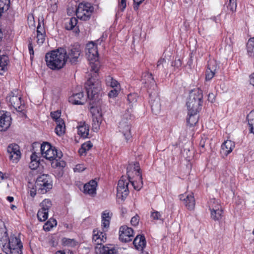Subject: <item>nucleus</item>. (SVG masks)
Returning a JSON list of instances; mask_svg holds the SVG:
<instances>
[{"label": "nucleus", "instance_id": "1", "mask_svg": "<svg viewBox=\"0 0 254 254\" xmlns=\"http://www.w3.org/2000/svg\"><path fill=\"white\" fill-rule=\"evenodd\" d=\"M0 246L3 247L5 254H22L23 245L20 239L14 235L8 237L4 224L0 222Z\"/></svg>", "mask_w": 254, "mask_h": 254}, {"label": "nucleus", "instance_id": "2", "mask_svg": "<svg viewBox=\"0 0 254 254\" xmlns=\"http://www.w3.org/2000/svg\"><path fill=\"white\" fill-rule=\"evenodd\" d=\"M143 82L147 84V92L149 95V103L152 112L155 115L161 111V104L158 97V90L153 75L149 72H144L142 74Z\"/></svg>", "mask_w": 254, "mask_h": 254}, {"label": "nucleus", "instance_id": "3", "mask_svg": "<svg viewBox=\"0 0 254 254\" xmlns=\"http://www.w3.org/2000/svg\"><path fill=\"white\" fill-rule=\"evenodd\" d=\"M137 94L130 93L127 95V100L129 103V107L126 110L123 115L121 122L119 123V128L126 139V141H131L130 139L131 137L130 133V122L133 117L131 115L133 105L137 101Z\"/></svg>", "mask_w": 254, "mask_h": 254}, {"label": "nucleus", "instance_id": "4", "mask_svg": "<svg viewBox=\"0 0 254 254\" xmlns=\"http://www.w3.org/2000/svg\"><path fill=\"white\" fill-rule=\"evenodd\" d=\"M85 88L87 93V98L89 100V104L91 106H100L103 107V104L101 99V84L96 78H90L85 84Z\"/></svg>", "mask_w": 254, "mask_h": 254}, {"label": "nucleus", "instance_id": "5", "mask_svg": "<svg viewBox=\"0 0 254 254\" xmlns=\"http://www.w3.org/2000/svg\"><path fill=\"white\" fill-rule=\"evenodd\" d=\"M67 51L64 48L48 52L45 55L47 66L52 70H58L63 68L66 64Z\"/></svg>", "mask_w": 254, "mask_h": 254}, {"label": "nucleus", "instance_id": "6", "mask_svg": "<svg viewBox=\"0 0 254 254\" xmlns=\"http://www.w3.org/2000/svg\"><path fill=\"white\" fill-rule=\"evenodd\" d=\"M86 50V55L89 61L90 70L93 72V76L96 77L100 67L97 47L92 42L87 45Z\"/></svg>", "mask_w": 254, "mask_h": 254}, {"label": "nucleus", "instance_id": "7", "mask_svg": "<svg viewBox=\"0 0 254 254\" xmlns=\"http://www.w3.org/2000/svg\"><path fill=\"white\" fill-rule=\"evenodd\" d=\"M203 104V92L201 89H196L192 91L187 102L188 111L199 113Z\"/></svg>", "mask_w": 254, "mask_h": 254}, {"label": "nucleus", "instance_id": "8", "mask_svg": "<svg viewBox=\"0 0 254 254\" xmlns=\"http://www.w3.org/2000/svg\"><path fill=\"white\" fill-rule=\"evenodd\" d=\"M127 170V177L123 176L119 180L117 187V196L122 200L125 199L128 194V186L129 183L131 184L132 181H134L133 178H131L130 172L128 171V168Z\"/></svg>", "mask_w": 254, "mask_h": 254}, {"label": "nucleus", "instance_id": "9", "mask_svg": "<svg viewBox=\"0 0 254 254\" xmlns=\"http://www.w3.org/2000/svg\"><path fill=\"white\" fill-rule=\"evenodd\" d=\"M41 152L43 157L50 161L63 156L62 151L58 150L52 144H41Z\"/></svg>", "mask_w": 254, "mask_h": 254}, {"label": "nucleus", "instance_id": "10", "mask_svg": "<svg viewBox=\"0 0 254 254\" xmlns=\"http://www.w3.org/2000/svg\"><path fill=\"white\" fill-rule=\"evenodd\" d=\"M94 11V7L91 3L83 2L80 3L76 10L77 17L82 20H89Z\"/></svg>", "mask_w": 254, "mask_h": 254}, {"label": "nucleus", "instance_id": "11", "mask_svg": "<svg viewBox=\"0 0 254 254\" xmlns=\"http://www.w3.org/2000/svg\"><path fill=\"white\" fill-rule=\"evenodd\" d=\"M38 190L44 194L52 188V181L49 175L42 174L39 176L36 181Z\"/></svg>", "mask_w": 254, "mask_h": 254}, {"label": "nucleus", "instance_id": "12", "mask_svg": "<svg viewBox=\"0 0 254 254\" xmlns=\"http://www.w3.org/2000/svg\"><path fill=\"white\" fill-rule=\"evenodd\" d=\"M6 100L16 111L22 112L24 110V103H22L21 96L17 89L11 92L6 97Z\"/></svg>", "mask_w": 254, "mask_h": 254}, {"label": "nucleus", "instance_id": "13", "mask_svg": "<svg viewBox=\"0 0 254 254\" xmlns=\"http://www.w3.org/2000/svg\"><path fill=\"white\" fill-rule=\"evenodd\" d=\"M208 207L211 218L215 221H220L223 216V211L219 202L212 199L208 202Z\"/></svg>", "mask_w": 254, "mask_h": 254}, {"label": "nucleus", "instance_id": "14", "mask_svg": "<svg viewBox=\"0 0 254 254\" xmlns=\"http://www.w3.org/2000/svg\"><path fill=\"white\" fill-rule=\"evenodd\" d=\"M81 51L78 45H74L68 48L66 56V62L68 60L71 64H76L81 60Z\"/></svg>", "mask_w": 254, "mask_h": 254}, {"label": "nucleus", "instance_id": "15", "mask_svg": "<svg viewBox=\"0 0 254 254\" xmlns=\"http://www.w3.org/2000/svg\"><path fill=\"white\" fill-rule=\"evenodd\" d=\"M102 108L100 106H91L90 112L92 114V130L97 132L102 120Z\"/></svg>", "mask_w": 254, "mask_h": 254}, {"label": "nucleus", "instance_id": "16", "mask_svg": "<svg viewBox=\"0 0 254 254\" xmlns=\"http://www.w3.org/2000/svg\"><path fill=\"white\" fill-rule=\"evenodd\" d=\"M132 228L124 225L120 228L119 239L123 242H129L132 241L134 235Z\"/></svg>", "mask_w": 254, "mask_h": 254}, {"label": "nucleus", "instance_id": "17", "mask_svg": "<svg viewBox=\"0 0 254 254\" xmlns=\"http://www.w3.org/2000/svg\"><path fill=\"white\" fill-rule=\"evenodd\" d=\"M133 168L135 171L136 179L134 181H132L131 185L135 190H139L142 187L143 181L138 162H136L134 164Z\"/></svg>", "mask_w": 254, "mask_h": 254}, {"label": "nucleus", "instance_id": "18", "mask_svg": "<svg viewBox=\"0 0 254 254\" xmlns=\"http://www.w3.org/2000/svg\"><path fill=\"white\" fill-rule=\"evenodd\" d=\"M9 158L13 162H17L21 157L20 147L18 144H9L7 148Z\"/></svg>", "mask_w": 254, "mask_h": 254}, {"label": "nucleus", "instance_id": "19", "mask_svg": "<svg viewBox=\"0 0 254 254\" xmlns=\"http://www.w3.org/2000/svg\"><path fill=\"white\" fill-rule=\"evenodd\" d=\"M11 118L7 112L0 111V131H6L10 126Z\"/></svg>", "mask_w": 254, "mask_h": 254}, {"label": "nucleus", "instance_id": "20", "mask_svg": "<svg viewBox=\"0 0 254 254\" xmlns=\"http://www.w3.org/2000/svg\"><path fill=\"white\" fill-rule=\"evenodd\" d=\"M103 229L102 231L99 230L98 229H94L93 231V242L95 245L99 247L102 245V243L106 242L107 240L106 232Z\"/></svg>", "mask_w": 254, "mask_h": 254}, {"label": "nucleus", "instance_id": "21", "mask_svg": "<svg viewBox=\"0 0 254 254\" xmlns=\"http://www.w3.org/2000/svg\"><path fill=\"white\" fill-rule=\"evenodd\" d=\"M95 251L97 254H118V249L112 244L96 246Z\"/></svg>", "mask_w": 254, "mask_h": 254}, {"label": "nucleus", "instance_id": "22", "mask_svg": "<svg viewBox=\"0 0 254 254\" xmlns=\"http://www.w3.org/2000/svg\"><path fill=\"white\" fill-rule=\"evenodd\" d=\"M179 198L181 200L184 201L185 206L188 209L192 210L194 209L195 205V200L193 193L186 195L181 194L179 195Z\"/></svg>", "mask_w": 254, "mask_h": 254}, {"label": "nucleus", "instance_id": "23", "mask_svg": "<svg viewBox=\"0 0 254 254\" xmlns=\"http://www.w3.org/2000/svg\"><path fill=\"white\" fill-rule=\"evenodd\" d=\"M87 97H85L82 91L78 93H73L69 97V101L74 105H83L87 100Z\"/></svg>", "mask_w": 254, "mask_h": 254}, {"label": "nucleus", "instance_id": "24", "mask_svg": "<svg viewBox=\"0 0 254 254\" xmlns=\"http://www.w3.org/2000/svg\"><path fill=\"white\" fill-rule=\"evenodd\" d=\"M97 182L95 180H92L84 185V193L94 196L96 194Z\"/></svg>", "mask_w": 254, "mask_h": 254}, {"label": "nucleus", "instance_id": "25", "mask_svg": "<svg viewBox=\"0 0 254 254\" xmlns=\"http://www.w3.org/2000/svg\"><path fill=\"white\" fill-rule=\"evenodd\" d=\"M112 213L108 210L104 211L101 214L102 229L108 231L110 226Z\"/></svg>", "mask_w": 254, "mask_h": 254}, {"label": "nucleus", "instance_id": "26", "mask_svg": "<svg viewBox=\"0 0 254 254\" xmlns=\"http://www.w3.org/2000/svg\"><path fill=\"white\" fill-rule=\"evenodd\" d=\"M133 244L136 250L143 252L146 246V240L143 235H137L133 240Z\"/></svg>", "mask_w": 254, "mask_h": 254}, {"label": "nucleus", "instance_id": "27", "mask_svg": "<svg viewBox=\"0 0 254 254\" xmlns=\"http://www.w3.org/2000/svg\"><path fill=\"white\" fill-rule=\"evenodd\" d=\"M215 64V63L213 64L211 62L208 63L205 73V79L206 81L210 80L214 77L216 69Z\"/></svg>", "mask_w": 254, "mask_h": 254}, {"label": "nucleus", "instance_id": "28", "mask_svg": "<svg viewBox=\"0 0 254 254\" xmlns=\"http://www.w3.org/2000/svg\"><path fill=\"white\" fill-rule=\"evenodd\" d=\"M9 58L7 56L2 54L0 55V75L7 70V65L9 63Z\"/></svg>", "mask_w": 254, "mask_h": 254}, {"label": "nucleus", "instance_id": "29", "mask_svg": "<svg viewBox=\"0 0 254 254\" xmlns=\"http://www.w3.org/2000/svg\"><path fill=\"white\" fill-rule=\"evenodd\" d=\"M40 164V157L36 152H33L30 156L29 167L31 170L37 169Z\"/></svg>", "mask_w": 254, "mask_h": 254}, {"label": "nucleus", "instance_id": "30", "mask_svg": "<svg viewBox=\"0 0 254 254\" xmlns=\"http://www.w3.org/2000/svg\"><path fill=\"white\" fill-rule=\"evenodd\" d=\"M60 159L61 158H55L52 162L53 167L58 168L61 170L59 171V177L62 176L63 174V169L64 168L66 165V163L64 161Z\"/></svg>", "mask_w": 254, "mask_h": 254}, {"label": "nucleus", "instance_id": "31", "mask_svg": "<svg viewBox=\"0 0 254 254\" xmlns=\"http://www.w3.org/2000/svg\"><path fill=\"white\" fill-rule=\"evenodd\" d=\"M198 113L188 111V116L189 117L187 119V122L190 127L194 126L198 121Z\"/></svg>", "mask_w": 254, "mask_h": 254}, {"label": "nucleus", "instance_id": "32", "mask_svg": "<svg viewBox=\"0 0 254 254\" xmlns=\"http://www.w3.org/2000/svg\"><path fill=\"white\" fill-rule=\"evenodd\" d=\"M247 119L248 122L250 133L251 135H254V110H252L247 115Z\"/></svg>", "mask_w": 254, "mask_h": 254}, {"label": "nucleus", "instance_id": "33", "mask_svg": "<svg viewBox=\"0 0 254 254\" xmlns=\"http://www.w3.org/2000/svg\"><path fill=\"white\" fill-rule=\"evenodd\" d=\"M234 145L235 144L233 145L232 144H221L220 150L221 155L223 157L227 156L232 152L234 147Z\"/></svg>", "mask_w": 254, "mask_h": 254}, {"label": "nucleus", "instance_id": "34", "mask_svg": "<svg viewBox=\"0 0 254 254\" xmlns=\"http://www.w3.org/2000/svg\"><path fill=\"white\" fill-rule=\"evenodd\" d=\"M105 82L108 86H110L113 88H120V83L118 81L110 75H108L106 77Z\"/></svg>", "mask_w": 254, "mask_h": 254}, {"label": "nucleus", "instance_id": "35", "mask_svg": "<svg viewBox=\"0 0 254 254\" xmlns=\"http://www.w3.org/2000/svg\"><path fill=\"white\" fill-rule=\"evenodd\" d=\"M57 126L55 130L56 133L59 136L64 134L65 130V126L64 121H60V122L56 123Z\"/></svg>", "mask_w": 254, "mask_h": 254}, {"label": "nucleus", "instance_id": "36", "mask_svg": "<svg viewBox=\"0 0 254 254\" xmlns=\"http://www.w3.org/2000/svg\"><path fill=\"white\" fill-rule=\"evenodd\" d=\"M247 50L250 57H254V37L249 39L247 44Z\"/></svg>", "mask_w": 254, "mask_h": 254}, {"label": "nucleus", "instance_id": "37", "mask_svg": "<svg viewBox=\"0 0 254 254\" xmlns=\"http://www.w3.org/2000/svg\"><path fill=\"white\" fill-rule=\"evenodd\" d=\"M78 134L83 138H86L89 134V128L84 123L78 127Z\"/></svg>", "mask_w": 254, "mask_h": 254}, {"label": "nucleus", "instance_id": "38", "mask_svg": "<svg viewBox=\"0 0 254 254\" xmlns=\"http://www.w3.org/2000/svg\"><path fill=\"white\" fill-rule=\"evenodd\" d=\"M57 224V221L55 219L50 218L43 226V229L45 231H49L52 228Z\"/></svg>", "mask_w": 254, "mask_h": 254}, {"label": "nucleus", "instance_id": "39", "mask_svg": "<svg viewBox=\"0 0 254 254\" xmlns=\"http://www.w3.org/2000/svg\"><path fill=\"white\" fill-rule=\"evenodd\" d=\"M10 6V0H0V17L2 13L6 11Z\"/></svg>", "mask_w": 254, "mask_h": 254}, {"label": "nucleus", "instance_id": "40", "mask_svg": "<svg viewBox=\"0 0 254 254\" xmlns=\"http://www.w3.org/2000/svg\"><path fill=\"white\" fill-rule=\"evenodd\" d=\"M62 244L64 246L74 247L77 245V242L74 239L64 238L62 239Z\"/></svg>", "mask_w": 254, "mask_h": 254}, {"label": "nucleus", "instance_id": "41", "mask_svg": "<svg viewBox=\"0 0 254 254\" xmlns=\"http://www.w3.org/2000/svg\"><path fill=\"white\" fill-rule=\"evenodd\" d=\"M49 212L40 209L37 213V218L39 221L43 222L46 221L48 218Z\"/></svg>", "mask_w": 254, "mask_h": 254}, {"label": "nucleus", "instance_id": "42", "mask_svg": "<svg viewBox=\"0 0 254 254\" xmlns=\"http://www.w3.org/2000/svg\"><path fill=\"white\" fill-rule=\"evenodd\" d=\"M52 205V202L50 199H45L40 203L41 209L49 212V210L51 207Z\"/></svg>", "mask_w": 254, "mask_h": 254}, {"label": "nucleus", "instance_id": "43", "mask_svg": "<svg viewBox=\"0 0 254 254\" xmlns=\"http://www.w3.org/2000/svg\"><path fill=\"white\" fill-rule=\"evenodd\" d=\"M28 190L30 192V195L33 197H34L36 194V192L38 190L36 183L33 184L32 183L29 182L28 184Z\"/></svg>", "mask_w": 254, "mask_h": 254}, {"label": "nucleus", "instance_id": "44", "mask_svg": "<svg viewBox=\"0 0 254 254\" xmlns=\"http://www.w3.org/2000/svg\"><path fill=\"white\" fill-rule=\"evenodd\" d=\"M93 144H82L81 147L78 150V152L81 156L86 155V151L91 149Z\"/></svg>", "mask_w": 254, "mask_h": 254}, {"label": "nucleus", "instance_id": "45", "mask_svg": "<svg viewBox=\"0 0 254 254\" xmlns=\"http://www.w3.org/2000/svg\"><path fill=\"white\" fill-rule=\"evenodd\" d=\"M51 117L56 123L60 122V121H64L61 118V110H57L56 111L51 112L50 114Z\"/></svg>", "mask_w": 254, "mask_h": 254}, {"label": "nucleus", "instance_id": "46", "mask_svg": "<svg viewBox=\"0 0 254 254\" xmlns=\"http://www.w3.org/2000/svg\"><path fill=\"white\" fill-rule=\"evenodd\" d=\"M237 0H229V3L227 6L228 13H233L236 11L237 8Z\"/></svg>", "mask_w": 254, "mask_h": 254}, {"label": "nucleus", "instance_id": "47", "mask_svg": "<svg viewBox=\"0 0 254 254\" xmlns=\"http://www.w3.org/2000/svg\"><path fill=\"white\" fill-rule=\"evenodd\" d=\"M77 20L75 17L70 18L69 21L65 24V28L67 30H72L77 24Z\"/></svg>", "mask_w": 254, "mask_h": 254}, {"label": "nucleus", "instance_id": "48", "mask_svg": "<svg viewBox=\"0 0 254 254\" xmlns=\"http://www.w3.org/2000/svg\"><path fill=\"white\" fill-rule=\"evenodd\" d=\"M151 218L154 220H160L162 222L164 221V219L162 218V215L160 212L154 210L151 212Z\"/></svg>", "mask_w": 254, "mask_h": 254}, {"label": "nucleus", "instance_id": "49", "mask_svg": "<svg viewBox=\"0 0 254 254\" xmlns=\"http://www.w3.org/2000/svg\"><path fill=\"white\" fill-rule=\"evenodd\" d=\"M120 88H114L108 93L110 98H115L117 97L119 93Z\"/></svg>", "mask_w": 254, "mask_h": 254}, {"label": "nucleus", "instance_id": "50", "mask_svg": "<svg viewBox=\"0 0 254 254\" xmlns=\"http://www.w3.org/2000/svg\"><path fill=\"white\" fill-rule=\"evenodd\" d=\"M46 34H37V43L39 45H42L45 41Z\"/></svg>", "mask_w": 254, "mask_h": 254}, {"label": "nucleus", "instance_id": "51", "mask_svg": "<svg viewBox=\"0 0 254 254\" xmlns=\"http://www.w3.org/2000/svg\"><path fill=\"white\" fill-rule=\"evenodd\" d=\"M86 169V167L83 164H77L73 169L75 172H81L83 171Z\"/></svg>", "mask_w": 254, "mask_h": 254}, {"label": "nucleus", "instance_id": "52", "mask_svg": "<svg viewBox=\"0 0 254 254\" xmlns=\"http://www.w3.org/2000/svg\"><path fill=\"white\" fill-rule=\"evenodd\" d=\"M182 64V61L180 59L175 60L172 63V66L175 67L176 68H179L181 67Z\"/></svg>", "mask_w": 254, "mask_h": 254}, {"label": "nucleus", "instance_id": "53", "mask_svg": "<svg viewBox=\"0 0 254 254\" xmlns=\"http://www.w3.org/2000/svg\"><path fill=\"white\" fill-rule=\"evenodd\" d=\"M139 219L138 215H135L131 218L130 223L132 226H136L139 223Z\"/></svg>", "mask_w": 254, "mask_h": 254}, {"label": "nucleus", "instance_id": "54", "mask_svg": "<svg viewBox=\"0 0 254 254\" xmlns=\"http://www.w3.org/2000/svg\"><path fill=\"white\" fill-rule=\"evenodd\" d=\"M119 7L123 11L126 7V0H120L118 4Z\"/></svg>", "mask_w": 254, "mask_h": 254}, {"label": "nucleus", "instance_id": "55", "mask_svg": "<svg viewBox=\"0 0 254 254\" xmlns=\"http://www.w3.org/2000/svg\"><path fill=\"white\" fill-rule=\"evenodd\" d=\"M134 5L133 8L135 10H137L138 9L139 5L144 0H133Z\"/></svg>", "mask_w": 254, "mask_h": 254}, {"label": "nucleus", "instance_id": "56", "mask_svg": "<svg viewBox=\"0 0 254 254\" xmlns=\"http://www.w3.org/2000/svg\"><path fill=\"white\" fill-rule=\"evenodd\" d=\"M28 50L29 51V54L30 55V58L32 59V56L34 55V52L33 50V47L31 41H29V44H28Z\"/></svg>", "mask_w": 254, "mask_h": 254}, {"label": "nucleus", "instance_id": "57", "mask_svg": "<svg viewBox=\"0 0 254 254\" xmlns=\"http://www.w3.org/2000/svg\"><path fill=\"white\" fill-rule=\"evenodd\" d=\"M215 95L213 93H209L208 95V100L211 103H213L215 101Z\"/></svg>", "mask_w": 254, "mask_h": 254}, {"label": "nucleus", "instance_id": "58", "mask_svg": "<svg viewBox=\"0 0 254 254\" xmlns=\"http://www.w3.org/2000/svg\"><path fill=\"white\" fill-rule=\"evenodd\" d=\"M38 30L41 31L42 32H45V30L44 27L41 26V23L39 20L38 22V26L37 27V30Z\"/></svg>", "mask_w": 254, "mask_h": 254}, {"label": "nucleus", "instance_id": "59", "mask_svg": "<svg viewBox=\"0 0 254 254\" xmlns=\"http://www.w3.org/2000/svg\"><path fill=\"white\" fill-rule=\"evenodd\" d=\"M250 83L254 86V72L250 76Z\"/></svg>", "mask_w": 254, "mask_h": 254}, {"label": "nucleus", "instance_id": "60", "mask_svg": "<svg viewBox=\"0 0 254 254\" xmlns=\"http://www.w3.org/2000/svg\"><path fill=\"white\" fill-rule=\"evenodd\" d=\"M165 62V60L164 59H159L157 62V67H158L160 65L162 64Z\"/></svg>", "mask_w": 254, "mask_h": 254}, {"label": "nucleus", "instance_id": "61", "mask_svg": "<svg viewBox=\"0 0 254 254\" xmlns=\"http://www.w3.org/2000/svg\"><path fill=\"white\" fill-rule=\"evenodd\" d=\"M7 178V176L5 174H3L0 171V178L3 180Z\"/></svg>", "mask_w": 254, "mask_h": 254}, {"label": "nucleus", "instance_id": "62", "mask_svg": "<svg viewBox=\"0 0 254 254\" xmlns=\"http://www.w3.org/2000/svg\"><path fill=\"white\" fill-rule=\"evenodd\" d=\"M6 199H7V201H8L9 202H12V201H13V200H14V198H13V197H12V196H7V197H6Z\"/></svg>", "mask_w": 254, "mask_h": 254}, {"label": "nucleus", "instance_id": "63", "mask_svg": "<svg viewBox=\"0 0 254 254\" xmlns=\"http://www.w3.org/2000/svg\"><path fill=\"white\" fill-rule=\"evenodd\" d=\"M121 211H122V213L123 214H125V213H127V209L126 208H124V207H122L121 208Z\"/></svg>", "mask_w": 254, "mask_h": 254}, {"label": "nucleus", "instance_id": "64", "mask_svg": "<svg viewBox=\"0 0 254 254\" xmlns=\"http://www.w3.org/2000/svg\"><path fill=\"white\" fill-rule=\"evenodd\" d=\"M56 254H65V253L64 252H63L62 251H57L56 253Z\"/></svg>", "mask_w": 254, "mask_h": 254}]
</instances>
